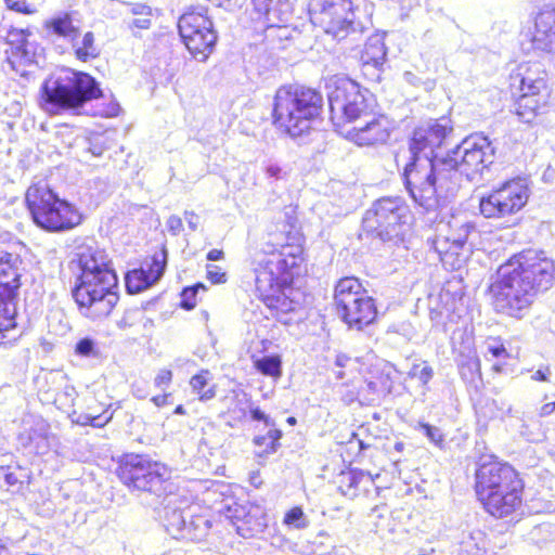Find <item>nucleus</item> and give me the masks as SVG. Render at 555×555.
Wrapping results in <instances>:
<instances>
[{
    "label": "nucleus",
    "mask_w": 555,
    "mask_h": 555,
    "mask_svg": "<svg viewBox=\"0 0 555 555\" xmlns=\"http://www.w3.org/2000/svg\"><path fill=\"white\" fill-rule=\"evenodd\" d=\"M34 222L49 232H65L79 225L82 215L70 203L61 199L47 184L30 185L25 196Z\"/></svg>",
    "instance_id": "obj_8"
},
{
    "label": "nucleus",
    "mask_w": 555,
    "mask_h": 555,
    "mask_svg": "<svg viewBox=\"0 0 555 555\" xmlns=\"http://www.w3.org/2000/svg\"><path fill=\"white\" fill-rule=\"evenodd\" d=\"M256 369L264 375L278 377L281 373V359L278 356H263L255 361Z\"/></svg>",
    "instance_id": "obj_35"
},
{
    "label": "nucleus",
    "mask_w": 555,
    "mask_h": 555,
    "mask_svg": "<svg viewBox=\"0 0 555 555\" xmlns=\"http://www.w3.org/2000/svg\"><path fill=\"white\" fill-rule=\"evenodd\" d=\"M554 281V261L543 251L525 250L499 268L498 280L490 287L494 307L499 312L519 317L534 296L547 291Z\"/></svg>",
    "instance_id": "obj_1"
},
{
    "label": "nucleus",
    "mask_w": 555,
    "mask_h": 555,
    "mask_svg": "<svg viewBox=\"0 0 555 555\" xmlns=\"http://www.w3.org/2000/svg\"><path fill=\"white\" fill-rule=\"evenodd\" d=\"M269 441H270V451L275 452L276 451V444L279 439L282 436V433L279 429H270L267 434Z\"/></svg>",
    "instance_id": "obj_53"
},
{
    "label": "nucleus",
    "mask_w": 555,
    "mask_h": 555,
    "mask_svg": "<svg viewBox=\"0 0 555 555\" xmlns=\"http://www.w3.org/2000/svg\"><path fill=\"white\" fill-rule=\"evenodd\" d=\"M522 482L516 470L506 463L482 462L476 472V492L486 509L504 517L521 503Z\"/></svg>",
    "instance_id": "obj_7"
},
{
    "label": "nucleus",
    "mask_w": 555,
    "mask_h": 555,
    "mask_svg": "<svg viewBox=\"0 0 555 555\" xmlns=\"http://www.w3.org/2000/svg\"><path fill=\"white\" fill-rule=\"evenodd\" d=\"M196 504H189L188 500L178 495H168L165 499L163 521L166 531L175 539L191 541L203 540L210 527V519L201 513Z\"/></svg>",
    "instance_id": "obj_13"
},
{
    "label": "nucleus",
    "mask_w": 555,
    "mask_h": 555,
    "mask_svg": "<svg viewBox=\"0 0 555 555\" xmlns=\"http://www.w3.org/2000/svg\"><path fill=\"white\" fill-rule=\"evenodd\" d=\"M207 279L214 284H221L227 281V273L215 264H207L206 267Z\"/></svg>",
    "instance_id": "obj_48"
},
{
    "label": "nucleus",
    "mask_w": 555,
    "mask_h": 555,
    "mask_svg": "<svg viewBox=\"0 0 555 555\" xmlns=\"http://www.w3.org/2000/svg\"><path fill=\"white\" fill-rule=\"evenodd\" d=\"M5 42L11 46L12 54L15 56H26V34L22 29L12 28L8 31Z\"/></svg>",
    "instance_id": "obj_34"
},
{
    "label": "nucleus",
    "mask_w": 555,
    "mask_h": 555,
    "mask_svg": "<svg viewBox=\"0 0 555 555\" xmlns=\"http://www.w3.org/2000/svg\"><path fill=\"white\" fill-rule=\"evenodd\" d=\"M293 3L289 0H272L268 11H263L267 23L270 26H279L280 23H287L293 15Z\"/></svg>",
    "instance_id": "obj_31"
},
{
    "label": "nucleus",
    "mask_w": 555,
    "mask_h": 555,
    "mask_svg": "<svg viewBox=\"0 0 555 555\" xmlns=\"http://www.w3.org/2000/svg\"><path fill=\"white\" fill-rule=\"evenodd\" d=\"M529 196V180L522 177L513 178L482 196L479 210L487 219H505L519 212Z\"/></svg>",
    "instance_id": "obj_15"
},
{
    "label": "nucleus",
    "mask_w": 555,
    "mask_h": 555,
    "mask_svg": "<svg viewBox=\"0 0 555 555\" xmlns=\"http://www.w3.org/2000/svg\"><path fill=\"white\" fill-rule=\"evenodd\" d=\"M532 43L538 50L555 53V7L546 5L535 16Z\"/></svg>",
    "instance_id": "obj_25"
},
{
    "label": "nucleus",
    "mask_w": 555,
    "mask_h": 555,
    "mask_svg": "<svg viewBox=\"0 0 555 555\" xmlns=\"http://www.w3.org/2000/svg\"><path fill=\"white\" fill-rule=\"evenodd\" d=\"M331 119L335 122V115L352 122L371 114L370 103L372 94L367 89L347 76L334 75L326 81ZM339 125V122H337Z\"/></svg>",
    "instance_id": "obj_11"
},
{
    "label": "nucleus",
    "mask_w": 555,
    "mask_h": 555,
    "mask_svg": "<svg viewBox=\"0 0 555 555\" xmlns=\"http://www.w3.org/2000/svg\"><path fill=\"white\" fill-rule=\"evenodd\" d=\"M323 104V95L317 89L298 85L280 87L273 101V125L292 138L301 137L319 118Z\"/></svg>",
    "instance_id": "obj_6"
},
{
    "label": "nucleus",
    "mask_w": 555,
    "mask_h": 555,
    "mask_svg": "<svg viewBox=\"0 0 555 555\" xmlns=\"http://www.w3.org/2000/svg\"><path fill=\"white\" fill-rule=\"evenodd\" d=\"M427 245L438 255L446 269L457 270L466 260L464 248L454 242L450 234L446 236L436 235L433 238H428Z\"/></svg>",
    "instance_id": "obj_26"
},
{
    "label": "nucleus",
    "mask_w": 555,
    "mask_h": 555,
    "mask_svg": "<svg viewBox=\"0 0 555 555\" xmlns=\"http://www.w3.org/2000/svg\"><path fill=\"white\" fill-rule=\"evenodd\" d=\"M343 4H351L349 0H311L309 3V14L323 12L333 7H343Z\"/></svg>",
    "instance_id": "obj_40"
},
{
    "label": "nucleus",
    "mask_w": 555,
    "mask_h": 555,
    "mask_svg": "<svg viewBox=\"0 0 555 555\" xmlns=\"http://www.w3.org/2000/svg\"><path fill=\"white\" fill-rule=\"evenodd\" d=\"M272 0H251L255 11L261 14L263 11H268V5Z\"/></svg>",
    "instance_id": "obj_55"
},
{
    "label": "nucleus",
    "mask_w": 555,
    "mask_h": 555,
    "mask_svg": "<svg viewBox=\"0 0 555 555\" xmlns=\"http://www.w3.org/2000/svg\"><path fill=\"white\" fill-rule=\"evenodd\" d=\"M250 414L254 421H263L267 426L271 425L270 418L259 408H250Z\"/></svg>",
    "instance_id": "obj_54"
},
{
    "label": "nucleus",
    "mask_w": 555,
    "mask_h": 555,
    "mask_svg": "<svg viewBox=\"0 0 555 555\" xmlns=\"http://www.w3.org/2000/svg\"><path fill=\"white\" fill-rule=\"evenodd\" d=\"M555 410V402L546 403L541 409L542 415L551 414Z\"/></svg>",
    "instance_id": "obj_60"
},
{
    "label": "nucleus",
    "mask_w": 555,
    "mask_h": 555,
    "mask_svg": "<svg viewBox=\"0 0 555 555\" xmlns=\"http://www.w3.org/2000/svg\"><path fill=\"white\" fill-rule=\"evenodd\" d=\"M3 2L8 10L20 14L31 15L38 11L37 7L27 0H3Z\"/></svg>",
    "instance_id": "obj_37"
},
{
    "label": "nucleus",
    "mask_w": 555,
    "mask_h": 555,
    "mask_svg": "<svg viewBox=\"0 0 555 555\" xmlns=\"http://www.w3.org/2000/svg\"><path fill=\"white\" fill-rule=\"evenodd\" d=\"M184 217H185L189 228L192 231H196L199 225V217L194 211H185Z\"/></svg>",
    "instance_id": "obj_52"
},
{
    "label": "nucleus",
    "mask_w": 555,
    "mask_h": 555,
    "mask_svg": "<svg viewBox=\"0 0 555 555\" xmlns=\"http://www.w3.org/2000/svg\"><path fill=\"white\" fill-rule=\"evenodd\" d=\"M8 466L0 465V488L4 487V479L7 476Z\"/></svg>",
    "instance_id": "obj_63"
},
{
    "label": "nucleus",
    "mask_w": 555,
    "mask_h": 555,
    "mask_svg": "<svg viewBox=\"0 0 555 555\" xmlns=\"http://www.w3.org/2000/svg\"><path fill=\"white\" fill-rule=\"evenodd\" d=\"M362 74L373 82H379L382 80V74L384 72L385 64H372V62H361Z\"/></svg>",
    "instance_id": "obj_43"
},
{
    "label": "nucleus",
    "mask_w": 555,
    "mask_h": 555,
    "mask_svg": "<svg viewBox=\"0 0 555 555\" xmlns=\"http://www.w3.org/2000/svg\"><path fill=\"white\" fill-rule=\"evenodd\" d=\"M393 448H395V450H396V451H398V452H402V451H403V449H404V443H403V442H401V441L396 442Z\"/></svg>",
    "instance_id": "obj_64"
},
{
    "label": "nucleus",
    "mask_w": 555,
    "mask_h": 555,
    "mask_svg": "<svg viewBox=\"0 0 555 555\" xmlns=\"http://www.w3.org/2000/svg\"><path fill=\"white\" fill-rule=\"evenodd\" d=\"M109 147L107 144V139L102 134H96L89 139L88 152H90L93 156H102L104 151Z\"/></svg>",
    "instance_id": "obj_44"
},
{
    "label": "nucleus",
    "mask_w": 555,
    "mask_h": 555,
    "mask_svg": "<svg viewBox=\"0 0 555 555\" xmlns=\"http://www.w3.org/2000/svg\"><path fill=\"white\" fill-rule=\"evenodd\" d=\"M208 371L205 372V375L203 373L201 374H195L194 376H192V378L190 379V382H196V383H199V382H207V376L208 375Z\"/></svg>",
    "instance_id": "obj_62"
},
{
    "label": "nucleus",
    "mask_w": 555,
    "mask_h": 555,
    "mask_svg": "<svg viewBox=\"0 0 555 555\" xmlns=\"http://www.w3.org/2000/svg\"><path fill=\"white\" fill-rule=\"evenodd\" d=\"M409 207L400 196L382 197L366 210L362 230L383 242L395 245L403 241L409 230Z\"/></svg>",
    "instance_id": "obj_10"
},
{
    "label": "nucleus",
    "mask_w": 555,
    "mask_h": 555,
    "mask_svg": "<svg viewBox=\"0 0 555 555\" xmlns=\"http://www.w3.org/2000/svg\"><path fill=\"white\" fill-rule=\"evenodd\" d=\"M263 302L269 309L275 311L274 317L282 324L291 325L301 320V315L298 313V302L289 299L284 294L283 289L279 291V293H275Z\"/></svg>",
    "instance_id": "obj_28"
},
{
    "label": "nucleus",
    "mask_w": 555,
    "mask_h": 555,
    "mask_svg": "<svg viewBox=\"0 0 555 555\" xmlns=\"http://www.w3.org/2000/svg\"><path fill=\"white\" fill-rule=\"evenodd\" d=\"M121 482L129 489L162 495L170 472L166 465L142 454H126L117 468Z\"/></svg>",
    "instance_id": "obj_14"
},
{
    "label": "nucleus",
    "mask_w": 555,
    "mask_h": 555,
    "mask_svg": "<svg viewBox=\"0 0 555 555\" xmlns=\"http://www.w3.org/2000/svg\"><path fill=\"white\" fill-rule=\"evenodd\" d=\"M128 8V13L132 17H125L124 23L131 30L133 36H139L140 30H147L152 27L154 11L153 8L142 2L121 1Z\"/></svg>",
    "instance_id": "obj_29"
},
{
    "label": "nucleus",
    "mask_w": 555,
    "mask_h": 555,
    "mask_svg": "<svg viewBox=\"0 0 555 555\" xmlns=\"http://www.w3.org/2000/svg\"><path fill=\"white\" fill-rule=\"evenodd\" d=\"M254 442L257 446H264L266 447L264 451L268 452V453H272L270 451V441H269V438H268L267 435L266 436H257V437H255L254 438Z\"/></svg>",
    "instance_id": "obj_56"
},
{
    "label": "nucleus",
    "mask_w": 555,
    "mask_h": 555,
    "mask_svg": "<svg viewBox=\"0 0 555 555\" xmlns=\"http://www.w3.org/2000/svg\"><path fill=\"white\" fill-rule=\"evenodd\" d=\"M17 254L0 250V343L2 333L15 328L21 273Z\"/></svg>",
    "instance_id": "obj_16"
},
{
    "label": "nucleus",
    "mask_w": 555,
    "mask_h": 555,
    "mask_svg": "<svg viewBox=\"0 0 555 555\" xmlns=\"http://www.w3.org/2000/svg\"><path fill=\"white\" fill-rule=\"evenodd\" d=\"M103 96L100 83L91 75L65 68L55 77L48 79L41 87L40 106L51 115L65 112L73 115H91L104 118L116 117L120 105L115 100L89 107L92 100Z\"/></svg>",
    "instance_id": "obj_4"
},
{
    "label": "nucleus",
    "mask_w": 555,
    "mask_h": 555,
    "mask_svg": "<svg viewBox=\"0 0 555 555\" xmlns=\"http://www.w3.org/2000/svg\"><path fill=\"white\" fill-rule=\"evenodd\" d=\"M310 21L321 28L327 36L336 41L349 40L350 43L359 41L366 30L361 21H357L351 11V4L333 7L323 12L311 13Z\"/></svg>",
    "instance_id": "obj_19"
},
{
    "label": "nucleus",
    "mask_w": 555,
    "mask_h": 555,
    "mask_svg": "<svg viewBox=\"0 0 555 555\" xmlns=\"http://www.w3.org/2000/svg\"><path fill=\"white\" fill-rule=\"evenodd\" d=\"M77 354L81 357H96L98 349L95 341L90 337L81 338L75 347Z\"/></svg>",
    "instance_id": "obj_42"
},
{
    "label": "nucleus",
    "mask_w": 555,
    "mask_h": 555,
    "mask_svg": "<svg viewBox=\"0 0 555 555\" xmlns=\"http://www.w3.org/2000/svg\"><path fill=\"white\" fill-rule=\"evenodd\" d=\"M408 376L411 379H420L421 382H428L433 377V369L427 362L423 361L413 364L408 372Z\"/></svg>",
    "instance_id": "obj_38"
},
{
    "label": "nucleus",
    "mask_w": 555,
    "mask_h": 555,
    "mask_svg": "<svg viewBox=\"0 0 555 555\" xmlns=\"http://www.w3.org/2000/svg\"><path fill=\"white\" fill-rule=\"evenodd\" d=\"M167 229L171 235H178L183 230L182 219L179 216L172 215L166 221Z\"/></svg>",
    "instance_id": "obj_50"
},
{
    "label": "nucleus",
    "mask_w": 555,
    "mask_h": 555,
    "mask_svg": "<svg viewBox=\"0 0 555 555\" xmlns=\"http://www.w3.org/2000/svg\"><path fill=\"white\" fill-rule=\"evenodd\" d=\"M284 524L295 529H305L309 526V519L304 511L296 506L285 514Z\"/></svg>",
    "instance_id": "obj_36"
},
{
    "label": "nucleus",
    "mask_w": 555,
    "mask_h": 555,
    "mask_svg": "<svg viewBox=\"0 0 555 555\" xmlns=\"http://www.w3.org/2000/svg\"><path fill=\"white\" fill-rule=\"evenodd\" d=\"M170 395H163V396H155L152 398V401L157 405V406H163V405H166L169 403V399H170Z\"/></svg>",
    "instance_id": "obj_58"
},
{
    "label": "nucleus",
    "mask_w": 555,
    "mask_h": 555,
    "mask_svg": "<svg viewBox=\"0 0 555 555\" xmlns=\"http://www.w3.org/2000/svg\"><path fill=\"white\" fill-rule=\"evenodd\" d=\"M550 370L546 367L545 370H538L534 375H532V378H535V376L539 377L541 380H546L548 377Z\"/></svg>",
    "instance_id": "obj_61"
},
{
    "label": "nucleus",
    "mask_w": 555,
    "mask_h": 555,
    "mask_svg": "<svg viewBox=\"0 0 555 555\" xmlns=\"http://www.w3.org/2000/svg\"><path fill=\"white\" fill-rule=\"evenodd\" d=\"M179 35L191 55L205 62L217 43L212 21L204 12H186L178 21Z\"/></svg>",
    "instance_id": "obj_18"
},
{
    "label": "nucleus",
    "mask_w": 555,
    "mask_h": 555,
    "mask_svg": "<svg viewBox=\"0 0 555 555\" xmlns=\"http://www.w3.org/2000/svg\"><path fill=\"white\" fill-rule=\"evenodd\" d=\"M111 420V416L104 417L103 415H95L91 416L89 414L87 415H80L75 422L80 425H91L93 427H101L104 424H106Z\"/></svg>",
    "instance_id": "obj_49"
},
{
    "label": "nucleus",
    "mask_w": 555,
    "mask_h": 555,
    "mask_svg": "<svg viewBox=\"0 0 555 555\" xmlns=\"http://www.w3.org/2000/svg\"><path fill=\"white\" fill-rule=\"evenodd\" d=\"M387 48L384 41V35L375 34L369 37L364 50L361 54V62H372V64H385Z\"/></svg>",
    "instance_id": "obj_30"
},
{
    "label": "nucleus",
    "mask_w": 555,
    "mask_h": 555,
    "mask_svg": "<svg viewBox=\"0 0 555 555\" xmlns=\"http://www.w3.org/2000/svg\"><path fill=\"white\" fill-rule=\"evenodd\" d=\"M418 428L422 429L425 436L436 446H440L443 442V434L438 427L427 423H418Z\"/></svg>",
    "instance_id": "obj_46"
},
{
    "label": "nucleus",
    "mask_w": 555,
    "mask_h": 555,
    "mask_svg": "<svg viewBox=\"0 0 555 555\" xmlns=\"http://www.w3.org/2000/svg\"><path fill=\"white\" fill-rule=\"evenodd\" d=\"M453 127L447 117L430 120L413 131L409 141L410 159L400 178L411 199L426 211L436 210L437 179L444 156L436 152L448 141Z\"/></svg>",
    "instance_id": "obj_2"
},
{
    "label": "nucleus",
    "mask_w": 555,
    "mask_h": 555,
    "mask_svg": "<svg viewBox=\"0 0 555 555\" xmlns=\"http://www.w3.org/2000/svg\"><path fill=\"white\" fill-rule=\"evenodd\" d=\"M449 227L452 240H454V242H456L461 247L465 248L467 237L470 231L474 230V225L469 221H462L454 218L449 222Z\"/></svg>",
    "instance_id": "obj_33"
},
{
    "label": "nucleus",
    "mask_w": 555,
    "mask_h": 555,
    "mask_svg": "<svg viewBox=\"0 0 555 555\" xmlns=\"http://www.w3.org/2000/svg\"><path fill=\"white\" fill-rule=\"evenodd\" d=\"M21 425L17 440L30 453L46 454L55 443V436L42 416L27 413L22 417Z\"/></svg>",
    "instance_id": "obj_20"
},
{
    "label": "nucleus",
    "mask_w": 555,
    "mask_h": 555,
    "mask_svg": "<svg viewBox=\"0 0 555 555\" xmlns=\"http://www.w3.org/2000/svg\"><path fill=\"white\" fill-rule=\"evenodd\" d=\"M392 128V122L386 116L378 115L363 126L353 127L348 131V137L361 146L379 145L389 140Z\"/></svg>",
    "instance_id": "obj_24"
},
{
    "label": "nucleus",
    "mask_w": 555,
    "mask_h": 555,
    "mask_svg": "<svg viewBox=\"0 0 555 555\" xmlns=\"http://www.w3.org/2000/svg\"><path fill=\"white\" fill-rule=\"evenodd\" d=\"M167 249L165 247L152 257L150 263L133 269L126 274L125 284L129 294H138L156 284L163 276L167 264Z\"/></svg>",
    "instance_id": "obj_22"
},
{
    "label": "nucleus",
    "mask_w": 555,
    "mask_h": 555,
    "mask_svg": "<svg viewBox=\"0 0 555 555\" xmlns=\"http://www.w3.org/2000/svg\"><path fill=\"white\" fill-rule=\"evenodd\" d=\"M491 354L492 358L501 359L507 357V351L499 339L492 338L486 343V356Z\"/></svg>",
    "instance_id": "obj_45"
},
{
    "label": "nucleus",
    "mask_w": 555,
    "mask_h": 555,
    "mask_svg": "<svg viewBox=\"0 0 555 555\" xmlns=\"http://www.w3.org/2000/svg\"><path fill=\"white\" fill-rule=\"evenodd\" d=\"M511 79V86L521 91L515 103V113L524 122H531L548 101L550 91L545 78L528 66H520Z\"/></svg>",
    "instance_id": "obj_17"
},
{
    "label": "nucleus",
    "mask_w": 555,
    "mask_h": 555,
    "mask_svg": "<svg viewBox=\"0 0 555 555\" xmlns=\"http://www.w3.org/2000/svg\"><path fill=\"white\" fill-rule=\"evenodd\" d=\"M495 159V146L488 137L472 134L447 153L444 162H440L441 171L437 179L435 194L436 210L455 197L464 176L474 181L488 169Z\"/></svg>",
    "instance_id": "obj_5"
},
{
    "label": "nucleus",
    "mask_w": 555,
    "mask_h": 555,
    "mask_svg": "<svg viewBox=\"0 0 555 555\" xmlns=\"http://www.w3.org/2000/svg\"><path fill=\"white\" fill-rule=\"evenodd\" d=\"M140 310L138 308H129L125 310L122 317L117 321V326L120 330L131 327L138 321Z\"/></svg>",
    "instance_id": "obj_47"
},
{
    "label": "nucleus",
    "mask_w": 555,
    "mask_h": 555,
    "mask_svg": "<svg viewBox=\"0 0 555 555\" xmlns=\"http://www.w3.org/2000/svg\"><path fill=\"white\" fill-rule=\"evenodd\" d=\"M334 300L338 315L350 328L361 331L377 315L373 298L357 278L340 279L335 286Z\"/></svg>",
    "instance_id": "obj_12"
},
{
    "label": "nucleus",
    "mask_w": 555,
    "mask_h": 555,
    "mask_svg": "<svg viewBox=\"0 0 555 555\" xmlns=\"http://www.w3.org/2000/svg\"><path fill=\"white\" fill-rule=\"evenodd\" d=\"M172 378L171 371L164 370L162 371L158 376L155 378V382H170Z\"/></svg>",
    "instance_id": "obj_59"
},
{
    "label": "nucleus",
    "mask_w": 555,
    "mask_h": 555,
    "mask_svg": "<svg viewBox=\"0 0 555 555\" xmlns=\"http://www.w3.org/2000/svg\"><path fill=\"white\" fill-rule=\"evenodd\" d=\"M70 267L79 271L72 295L80 314L93 321L106 318L119 296L118 278L105 250L88 238L75 248Z\"/></svg>",
    "instance_id": "obj_3"
},
{
    "label": "nucleus",
    "mask_w": 555,
    "mask_h": 555,
    "mask_svg": "<svg viewBox=\"0 0 555 555\" xmlns=\"http://www.w3.org/2000/svg\"><path fill=\"white\" fill-rule=\"evenodd\" d=\"M73 38L74 39L67 40L64 44L66 51L73 54L78 61L88 62L100 55L101 50L95 43V36L92 31H83V28H81Z\"/></svg>",
    "instance_id": "obj_27"
},
{
    "label": "nucleus",
    "mask_w": 555,
    "mask_h": 555,
    "mask_svg": "<svg viewBox=\"0 0 555 555\" xmlns=\"http://www.w3.org/2000/svg\"><path fill=\"white\" fill-rule=\"evenodd\" d=\"M42 28L47 38L64 44L83 28V16L75 9L59 11L43 22Z\"/></svg>",
    "instance_id": "obj_23"
},
{
    "label": "nucleus",
    "mask_w": 555,
    "mask_h": 555,
    "mask_svg": "<svg viewBox=\"0 0 555 555\" xmlns=\"http://www.w3.org/2000/svg\"><path fill=\"white\" fill-rule=\"evenodd\" d=\"M223 251L220 249H211L207 254V259L210 261H218L223 258Z\"/></svg>",
    "instance_id": "obj_57"
},
{
    "label": "nucleus",
    "mask_w": 555,
    "mask_h": 555,
    "mask_svg": "<svg viewBox=\"0 0 555 555\" xmlns=\"http://www.w3.org/2000/svg\"><path fill=\"white\" fill-rule=\"evenodd\" d=\"M228 518L237 534L245 539L262 533L268 525L267 514L259 505L234 504L229 507Z\"/></svg>",
    "instance_id": "obj_21"
},
{
    "label": "nucleus",
    "mask_w": 555,
    "mask_h": 555,
    "mask_svg": "<svg viewBox=\"0 0 555 555\" xmlns=\"http://www.w3.org/2000/svg\"><path fill=\"white\" fill-rule=\"evenodd\" d=\"M202 289L205 291V286L201 283L195 284L194 286L185 287L181 293V307L191 310L195 307V296L197 292Z\"/></svg>",
    "instance_id": "obj_39"
},
{
    "label": "nucleus",
    "mask_w": 555,
    "mask_h": 555,
    "mask_svg": "<svg viewBox=\"0 0 555 555\" xmlns=\"http://www.w3.org/2000/svg\"><path fill=\"white\" fill-rule=\"evenodd\" d=\"M264 172L268 178H273L275 180L281 179L283 173L282 168L272 162H269L264 165Z\"/></svg>",
    "instance_id": "obj_51"
},
{
    "label": "nucleus",
    "mask_w": 555,
    "mask_h": 555,
    "mask_svg": "<svg viewBox=\"0 0 555 555\" xmlns=\"http://www.w3.org/2000/svg\"><path fill=\"white\" fill-rule=\"evenodd\" d=\"M191 393L197 396L198 400L205 402L216 396L214 384H190Z\"/></svg>",
    "instance_id": "obj_41"
},
{
    "label": "nucleus",
    "mask_w": 555,
    "mask_h": 555,
    "mask_svg": "<svg viewBox=\"0 0 555 555\" xmlns=\"http://www.w3.org/2000/svg\"><path fill=\"white\" fill-rule=\"evenodd\" d=\"M266 254L254 270L256 292L262 301L291 285L293 271L302 260L300 246L282 245L279 250L267 249Z\"/></svg>",
    "instance_id": "obj_9"
},
{
    "label": "nucleus",
    "mask_w": 555,
    "mask_h": 555,
    "mask_svg": "<svg viewBox=\"0 0 555 555\" xmlns=\"http://www.w3.org/2000/svg\"><path fill=\"white\" fill-rule=\"evenodd\" d=\"M31 474L28 469L21 466L14 467L8 466L7 476L4 479V486L11 488L13 492H21L26 486L30 483Z\"/></svg>",
    "instance_id": "obj_32"
}]
</instances>
